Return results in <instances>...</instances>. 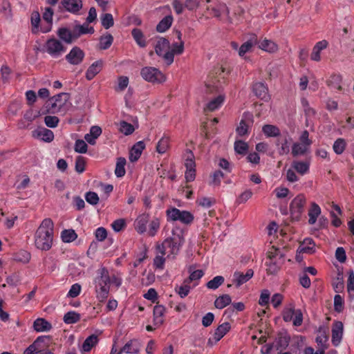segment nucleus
I'll use <instances>...</instances> for the list:
<instances>
[{
  "mask_svg": "<svg viewBox=\"0 0 354 354\" xmlns=\"http://www.w3.org/2000/svg\"><path fill=\"white\" fill-rule=\"evenodd\" d=\"M54 224L50 218L43 220L35 234V244L37 248L47 251L53 245Z\"/></svg>",
  "mask_w": 354,
  "mask_h": 354,
  "instance_id": "1",
  "label": "nucleus"
},
{
  "mask_svg": "<svg viewBox=\"0 0 354 354\" xmlns=\"http://www.w3.org/2000/svg\"><path fill=\"white\" fill-rule=\"evenodd\" d=\"M97 273V275L94 279L96 297L100 302H104L109 296L111 277L104 267L100 268Z\"/></svg>",
  "mask_w": 354,
  "mask_h": 354,
  "instance_id": "2",
  "label": "nucleus"
},
{
  "mask_svg": "<svg viewBox=\"0 0 354 354\" xmlns=\"http://www.w3.org/2000/svg\"><path fill=\"white\" fill-rule=\"evenodd\" d=\"M184 239L181 232L176 234L173 231V236L166 239L161 245L157 247L158 252L162 255L167 254L168 257L176 255L180 247L183 244Z\"/></svg>",
  "mask_w": 354,
  "mask_h": 354,
  "instance_id": "3",
  "label": "nucleus"
},
{
  "mask_svg": "<svg viewBox=\"0 0 354 354\" xmlns=\"http://www.w3.org/2000/svg\"><path fill=\"white\" fill-rule=\"evenodd\" d=\"M66 46L59 39L52 37L43 46V51L54 59L62 57L66 51Z\"/></svg>",
  "mask_w": 354,
  "mask_h": 354,
  "instance_id": "4",
  "label": "nucleus"
},
{
  "mask_svg": "<svg viewBox=\"0 0 354 354\" xmlns=\"http://www.w3.org/2000/svg\"><path fill=\"white\" fill-rule=\"evenodd\" d=\"M167 215L171 221H180L185 224H189L194 220V216L189 212L182 211L176 207L167 210Z\"/></svg>",
  "mask_w": 354,
  "mask_h": 354,
  "instance_id": "5",
  "label": "nucleus"
},
{
  "mask_svg": "<svg viewBox=\"0 0 354 354\" xmlns=\"http://www.w3.org/2000/svg\"><path fill=\"white\" fill-rule=\"evenodd\" d=\"M306 197L304 194L297 195L290 204V211L291 216L295 219H299L304 210L306 204Z\"/></svg>",
  "mask_w": 354,
  "mask_h": 354,
  "instance_id": "6",
  "label": "nucleus"
},
{
  "mask_svg": "<svg viewBox=\"0 0 354 354\" xmlns=\"http://www.w3.org/2000/svg\"><path fill=\"white\" fill-rule=\"evenodd\" d=\"M141 76L148 82L160 83L165 80L163 74L153 67H145L141 70Z\"/></svg>",
  "mask_w": 354,
  "mask_h": 354,
  "instance_id": "7",
  "label": "nucleus"
},
{
  "mask_svg": "<svg viewBox=\"0 0 354 354\" xmlns=\"http://www.w3.org/2000/svg\"><path fill=\"white\" fill-rule=\"evenodd\" d=\"M292 138L286 132L280 136L275 141L278 153L280 156L287 155L290 152V146L292 142Z\"/></svg>",
  "mask_w": 354,
  "mask_h": 354,
  "instance_id": "8",
  "label": "nucleus"
},
{
  "mask_svg": "<svg viewBox=\"0 0 354 354\" xmlns=\"http://www.w3.org/2000/svg\"><path fill=\"white\" fill-rule=\"evenodd\" d=\"M84 51L79 47H73L65 57L68 63L73 65H78L82 63L84 57Z\"/></svg>",
  "mask_w": 354,
  "mask_h": 354,
  "instance_id": "9",
  "label": "nucleus"
},
{
  "mask_svg": "<svg viewBox=\"0 0 354 354\" xmlns=\"http://www.w3.org/2000/svg\"><path fill=\"white\" fill-rule=\"evenodd\" d=\"M61 6L65 11L77 15L82 8L83 3L82 0H62Z\"/></svg>",
  "mask_w": 354,
  "mask_h": 354,
  "instance_id": "10",
  "label": "nucleus"
},
{
  "mask_svg": "<svg viewBox=\"0 0 354 354\" xmlns=\"http://www.w3.org/2000/svg\"><path fill=\"white\" fill-rule=\"evenodd\" d=\"M344 331V325L342 322L336 321L332 326V343L335 346H337L342 339Z\"/></svg>",
  "mask_w": 354,
  "mask_h": 354,
  "instance_id": "11",
  "label": "nucleus"
},
{
  "mask_svg": "<svg viewBox=\"0 0 354 354\" xmlns=\"http://www.w3.org/2000/svg\"><path fill=\"white\" fill-rule=\"evenodd\" d=\"M230 325L227 322H225L219 325L215 330L213 337L208 339V344L214 345L218 342L230 330Z\"/></svg>",
  "mask_w": 354,
  "mask_h": 354,
  "instance_id": "12",
  "label": "nucleus"
},
{
  "mask_svg": "<svg viewBox=\"0 0 354 354\" xmlns=\"http://www.w3.org/2000/svg\"><path fill=\"white\" fill-rule=\"evenodd\" d=\"M140 350V344L136 339H131L127 342L124 346L119 349L118 354H136Z\"/></svg>",
  "mask_w": 354,
  "mask_h": 354,
  "instance_id": "13",
  "label": "nucleus"
},
{
  "mask_svg": "<svg viewBox=\"0 0 354 354\" xmlns=\"http://www.w3.org/2000/svg\"><path fill=\"white\" fill-rule=\"evenodd\" d=\"M32 136L46 142H50L54 139L53 132L46 128H39L33 131Z\"/></svg>",
  "mask_w": 354,
  "mask_h": 354,
  "instance_id": "14",
  "label": "nucleus"
},
{
  "mask_svg": "<svg viewBox=\"0 0 354 354\" xmlns=\"http://www.w3.org/2000/svg\"><path fill=\"white\" fill-rule=\"evenodd\" d=\"M57 35L60 39V41L67 44H71L75 41L73 38V30H71L68 28L62 27L57 31Z\"/></svg>",
  "mask_w": 354,
  "mask_h": 354,
  "instance_id": "15",
  "label": "nucleus"
},
{
  "mask_svg": "<svg viewBox=\"0 0 354 354\" xmlns=\"http://www.w3.org/2000/svg\"><path fill=\"white\" fill-rule=\"evenodd\" d=\"M94 28L92 26H88V24L84 23L82 25H75L73 29V38L77 40L81 35L85 34H93Z\"/></svg>",
  "mask_w": 354,
  "mask_h": 354,
  "instance_id": "16",
  "label": "nucleus"
},
{
  "mask_svg": "<svg viewBox=\"0 0 354 354\" xmlns=\"http://www.w3.org/2000/svg\"><path fill=\"white\" fill-rule=\"evenodd\" d=\"M145 145L143 141L136 142L129 152V160L132 162L137 161L140 157Z\"/></svg>",
  "mask_w": 354,
  "mask_h": 354,
  "instance_id": "17",
  "label": "nucleus"
},
{
  "mask_svg": "<svg viewBox=\"0 0 354 354\" xmlns=\"http://www.w3.org/2000/svg\"><path fill=\"white\" fill-rule=\"evenodd\" d=\"M253 274L254 272L252 269L248 270L245 274L241 272H235L233 275L234 281L236 283V286H240L249 281Z\"/></svg>",
  "mask_w": 354,
  "mask_h": 354,
  "instance_id": "18",
  "label": "nucleus"
},
{
  "mask_svg": "<svg viewBox=\"0 0 354 354\" xmlns=\"http://www.w3.org/2000/svg\"><path fill=\"white\" fill-rule=\"evenodd\" d=\"M103 66V61L97 60L93 62L87 69L86 73V78L88 80H91L94 77L98 74L102 70Z\"/></svg>",
  "mask_w": 354,
  "mask_h": 354,
  "instance_id": "19",
  "label": "nucleus"
},
{
  "mask_svg": "<svg viewBox=\"0 0 354 354\" xmlns=\"http://www.w3.org/2000/svg\"><path fill=\"white\" fill-rule=\"evenodd\" d=\"M253 91L256 96L263 100H268L269 98L268 94V88L261 82L255 83L253 85Z\"/></svg>",
  "mask_w": 354,
  "mask_h": 354,
  "instance_id": "20",
  "label": "nucleus"
},
{
  "mask_svg": "<svg viewBox=\"0 0 354 354\" xmlns=\"http://www.w3.org/2000/svg\"><path fill=\"white\" fill-rule=\"evenodd\" d=\"M315 252V243L311 238H306L297 249V252L312 254Z\"/></svg>",
  "mask_w": 354,
  "mask_h": 354,
  "instance_id": "21",
  "label": "nucleus"
},
{
  "mask_svg": "<svg viewBox=\"0 0 354 354\" xmlns=\"http://www.w3.org/2000/svg\"><path fill=\"white\" fill-rule=\"evenodd\" d=\"M69 99V95L67 93H61L55 95L53 97L49 99V102L51 104L53 108L57 106H62L64 105Z\"/></svg>",
  "mask_w": 354,
  "mask_h": 354,
  "instance_id": "22",
  "label": "nucleus"
},
{
  "mask_svg": "<svg viewBox=\"0 0 354 354\" xmlns=\"http://www.w3.org/2000/svg\"><path fill=\"white\" fill-rule=\"evenodd\" d=\"M33 328L37 332H47L52 328V325L45 319L37 318L33 323Z\"/></svg>",
  "mask_w": 354,
  "mask_h": 354,
  "instance_id": "23",
  "label": "nucleus"
},
{
  "mask_svg": "<svg viewBox=\"0 0 354 354\" xmlns=\"http://www.w3.org/2000/svg\"><path fill=\"white\" fill-rule=\"evenodd\" d=\"M149 221V216L146 214L139 216L134 222L135 228L140 234L146 232L147 223Z\"/></svg>",
  "mask_w": 354,
  "mask_h": 354,
  "instance_id": "24",
  "label": "nucleus"
},
{
  "mask_svg": "<svg viewBox=\"0 0 354 354\" xmlns=\"http://www.w3.org/2000/svg\"><path fill=\"white\" fill-rule=\"evenodd\" d=\"M328 46L326 40H322L317 42L313 47V52L311 53V59L314 61L318 62L320 60V52L325 49Z\"/></svg>",
  "mask_w": 354,
  "mask_h": 354,
  "instance_id": "25",
  "label": "nucleus"
},
{
  "mask_svg": "<svg viewBox=\"0 0 354 354\" xmlns=\"http://www.w3.org/2000/svg\"><path fill=\"white\" fill-rule=\"evenodd\" d=\"M169 40L164 37H160L155 46V50L158 55L162 56L166 50L169 49Z\"/></svg>",
  "mask_w": 354,
  "mask_h": 354,
  "instance_id": "26",
  "label": "nucleus"
},
{
  "mask_svg": "<svg viewBox=\"0 0 354 354\" xmlns=\"http://www.w3.org/2000/svg\"><path fill=\"white\" fill-rule=\"evenodd\" d=\"M165 308L163 306L156 305L153 308V322L156 326H160L163 323L162 316Z\"/></svg>",
  "mask_w": 354,
  "mask_h": 354,
  "instance_id": "27",
  "label": "nucleus"
},
{
  "mask_svg": "<svg viewBox=\"0 0 354 354\" xmlns=\"http://www.w3.org/2000/svg\"><path fill=\"white\" fill-rule=\"evenodd\" d=\"M320 214H321V208L319 207V206L315 203H312L311 207L308 212V216H309L308 223H309V224H310V225L315 224L317 221V217L319 216Z\"/></svg>",
  "mask_w": 354,
  "mask_h": 354,
  "instance_id": "28",
  "label": "nucleus"
},
{
  "mask_svg": "<svg viewBox=\"0 0 354 354\" xmlns=\"http://www.w3.org/2000/svg\"><path fill=\"white\" fill-rule=\"evenodd\" d=\"M263 133L267 137H277L279 138L281 135L279 129L272 124H265L262 127Z\"/></svg>",
  "mask_w": 354,
  "mask_h": 354,
  "instance_id": "29",
  "label": "nucleus"
},
{
  "mask_svg": "<svg viewBox=\"0 0 354 354\" xmlns=\"http://www.w3.org/2000/svg\"><path fill=\"white\" fill-rule=\"evenodd\" d=\"M97 337L95 335L88 336L84 342L82 346V351L88 352L97 343Z\"/></svg>",
  "mask_w": 354,
  "mask_h": 354,
  "instance_id": "30",
  "label": "nucleus"
},
{
  "mask_svg": "<svg viewBox=\"0 0 354 354\" xmlns=\"http://www.w3.org/2000/svg\"><path fill=\"white\" fill-rule=\"evenodd\" d=\"M224 102V96L219 95L216 98L211 100L205 108V111H214L218 109Z\"/></svg>",
  "mask_w": 354,
  "mask_h": 354,
  "instance_id": "31",
  "label": "nucleus"
},
{
  "mask_svg": "<svg viewBox=\"0 0 354 354\" xmlns=\"http://www.w3.org/2000/svg\"><path fill=\"white\" fill-rule=\"evenodd\" d=\"M173 18L171 16L165 17L157 25L156 30L159 32H163L168 30L171 26Z\"/></svg>",
  "mask_w": 354,
  "mask_h": 354,
  "instance_id": "32",
  "label": "nucleus"
},
{
  "mask_svg": "<svg viewBox=\"0 0 354 354\" xmlns=\"http://www.w3.org/2000/svg\"><path fill=\"white\" fill-rule=\"evenodd\" d=\"M283 263V261L274 260L273 259H269V261L266 262L268 273L271 274H276L279 270Z\"/></svg>",
  "mask_w": 354,
  "mask_h": 354,
  "instance_id": "33",
  "label": "nucleus"
},
{
  "mask_svg": "<svg viewBox=\"0 0 354 354\" xmlns=\"http://www.w3.org/2000/svg\"><path fill=\"white\" fill-rule=\"evenodd\" d=\"M308 147L309 146L302 143H294L292 146V156L294 157H297L299 156L304 155L307 152Z\"/></svg>",
  "mask_w": 354,
  "mask_h": 354,
  "instance_id": "34",
  "label": "nucleus"
},
{
  "mask_svg": "<svg viewBox=\"0 0 354 354\" xmlns=\"http://www.w3.org/2000/svg\"><path fill=\"white\" fill-rule=\"evenodd\" d=\"M232 301L229 295H223L218 297L214 301V306L218 309H223L228 306Z\"/></svg>",
  "mask_w": 354,
  "mask_h": 354,
  "instance_id": "35",
  "label": "nucleus"
},
{
  "mask_svg": "<svg viewBox=\"0 0 354 354\" xmlns=\"http://www.w3.org/2000/svg\"><path fill=\"white\" fill-rule=\"evenodd\" d=\"M131 35L134 40L140 47L144 48L146 46L147 44L144 38V35L141 30L138 28H134L131 31Z\"/></svg>",
  "mask_w": 354,
  "mask_h": 354,
  "instance_id": "36",
  "label": "nucleus"
},
{
  "mask_svg": "<svg viewBox=\"0 0 354 354\" xmlns=\"http://www.w3.org/2000/svg\"><path fill=\"white\" fill-rule=\"evenodd\" d=\"M126 159L122 157H120L117 159L115 174L117 177H122L125 174V165Z\"/></svg>",
  "mask_w": 354,
  "mask_h": 354,
  "instance_id": "37",
  "label": "nucleus"
},
{
  "mask_svg": "<svg viewBox=\"0 0 354 354\" xmlns=\"http://www.w3.org/2000/svg\"><path fill=\"white\" fill-rule=\"evenodd\" d=\"M257 42V39L255 37H253L248 41L244 42L239 50V55L241 57H243L247 52H248L251 48L256 44Z\"/></svg>",
  "mask_w": 354,
  "mask_h": 354,
  "instance_id": "38",
  "label": "nucleus"
},
{
  "mask_svg": "<svg viewBox=\"0 0 354 354\" xmlns=\"http://www.w3.org/2000/svg\"><path fill=\"white\" fill-rule=\"evenodd\" d=\"M259 47L267 52L273 53L277 50V46L271 40L263 39L262 40L259 44Z\"/></svg>",
  "mask_w": 354,
  "mask_h": 354,
  "instance_id": "39",
  "label": "nucleus"
},
{
  "mask_svg": "<svg viewBox=\"0 0 354 354\" xmlns=\"http://www.w3.org/2000/svg\"><path fill=\"white\" fill-rule=\"evenodd\" d=\"M342 77L339 75H333L327 81V84L333 89L341 90Z\"/></svg>",
  "mask_w": 354,
  "mask_h": 354,
  "instance_id": "40",
  "label": "nucleus"
},
{
  "mask_svg": "<svg viewBox=\"0 0 354 354\" xmlns=\"http://www.w3.org/2000/svg\"><path fill=\"white\" fill-rule=\"evenodd\" d=\"M113 41V37L111 34L102 35L100 38L99 47L102 50L108 49Z\"/></svg>",
  "mask_w": 354,
  "mask_h": 354,
  "instance_id": "41",
  "label": "nucleus"
},
{
  "mask_svg": "<svg viewBox=\"0 0 354 354\" xmlns=\"http://www.w3.org/2000/svg\"><path fill=\"white\" fill-rule=\"evenodd\" d=\"M80 315L75 311H69L64 316V322L66 324H71L77 323L80 319Z\"/></svg>",
  "mask_w": 354,
  "mask_h": 354,
  "instance_id": "42",
  "label": "nucleus"
},
{
  "mask_svg": "<svg viewBox=\"0 0 354 354\" xmlns=\"http://www.w3.org/2000/svg\"><path fill=\"white\" fill-rule=\"evenodd\" d=\"M224 281L225 279L223 277L216 276L212 279L209 281L206 286L209 289L216 290L224 283Z\"/></svg>",
  "mask_w": 354,
  "mask_h": 354,
  "instance_id": "43",
  "label": "nucleus"
},
{
  "mask_svg": "<svg viewBox=\"0 0 354 354\" xmlns=\"http://www.w3.org/2000/svg\"><path fill=\"white\" fill-rule=\"evenodd\" d=\"M285 254L280 251L279 248L274 246L272 247L270 251L268 252V257L269 259H273L274 260H278L283 262Z\"/></svg>",
  "mask_w": 354,
  "mask_h": 354,
  "instance_id": "44",
  "label": "nucleus"
},
{
  "mask_svg": "<svg viewBox=\"0 0 354 354\" xmlns=\"http://www.w3.org/2000/svg\"><path fill=\"white\" fill-rule=\"evenodd\" d=\"M190 275L188 279L185 280V283H189L190 282L200 279L203 275L204 272L202 270H192V266L189 268Z\"/></svg>",
  "mask_w": 354,
  "mask_h": 354,
  "instance_id": "45",
  "label": "nucleus"
},
{
  "mask_svg": "<svg viewBox=\"0 0 354 354\" xmlns=\"http://www.w3.org/2000/svg\"><path fill=\"white\" fill-rule=\"evenodd\" d=\"M292 167L300 174H305L309 169V165L302 161H294L292 164Z\"/></svg>",
  "mask_w": 354,
  "mask_h": 354,
  "instance_id": "46",
  "label": "nucleus"
},
{
  "mask_svg": "<svg viewBox=\"0 0 354 354\" xmlns=\"http://www.w3.org/2000/svg\"><path fill=\"white\" fill-rule=\"evenodd\" d=\"M62 239L65 243H70L77 239V234L73 230H64L62 232Z\"/></svg>",
  "mask_w": 354,
  "mask_h": 354,
  "instance_id": "47",
  "label": "nucleus"
},
{
  "mask_svg": "<svg viewBox=\"0 0 354 354\" xmlns=\"http://www.w3.org/2000/svg\"><path fill=\"white\" fill-rule=\"evenodd\" d=\"M346 143L344 139L338 138L337 139L333 146V150L336 154H342L345 150Z\"/></svg>",
  "mask_w": 354,
  "mask_h": 354,
  "instance_id": "48",
  "label": "nucleus"
},
{
  "mask_svg": "<svg viewBox=\"0 0 354 354\" xmlns=\"http://www.w3.org/2000/svg\"><path fill=\"white\" fill-rule=\"evenodd\" d=\"M101 22L105 29H109L114 24L113 15L110 13H105L101 16Z\"/></svg>",
  "mask_w": 354,
  "mask_h": 354,
  "instance_id": "49",
  "label": "nucleus"
},
{
  "mask_svg": "<svg viewBox=\"0 0 354 354\" xmlns=\"http://www.w3.org/2000/svg\"><path fill=\"white\" fill-rule=\"evenodd\" d=\"M191 290V287L189 285V283H185V281L183 282V284L178 286H176L175 287V291L178 294V295L180 297V298H185L188 295Z\"/></svg>",
  "mask_w": 354,
  "mask_h": 354,
  "instance_id": "50",
  "label": "nucleus"
},
{
  "mask_svg": "<svg viewBox=\"0 0 354 354\" xmlns=\"http://www.w3.org/2000/svg\"><path fill=\"white\" fill-rule=\"evenodd\" d=\"M169 148V138L163 136L158 142L156 150L159 153H164Z\"/></svg>",
  "mask_w": 354,
  "mask_h": 354,
  "instance_id": "51",
  "label": "nucleus"
},
{
  "mask_svg": "<svg viewBox=\"0 0 354 354\" xmlns=\"http://www.w3.org/2000/svg\"><path fill=\"white\" fill-rule=\"evenodd\" d=\"M234 150L237 153L244 155L248 150V145L242 140H237L234 142Z\"/></svg>",
  "mask_w": 354,
  "mask_h": 354,
  "instance_id": "52",
  "label": "nucleus"
},
{
  "mask_svg": "<svg viewBox=\"0 0 354 354\" xmlns=\"http://www.w3.org/2000/svg\"><path fill=\"white\" fill-rule=\"evenodd\" d=\"M333 287L336 292H342L344 288L343 277L339 274L333 282Z\"/></svg>",
  "mask_w": 354,
  "mask_h": 354,
  "instance_id": "53",
  "label": "nucleus"
},
{
  "mask_svg": "<svg viewBox=\"0 0 354 354\" xmlns=\"http://www.w3.org/2000/svg\"><path fill=\"white\" fill-rule=\"evenodd\" d=\"M290 342V337L288 336H281L277 340V350H284L286 349L288 345Z\"/></svg>",
  "mask_w": 354,
  "mask_h": 354,
  "instance_id": "54",
  "label": "nucleus"
},
{
  "mask_svg": "<svg viewBox=\"0 0 354 354\" xmlns=\"http://www.w3.org/2000/svg\"><path fill=\"white\" fill-rule=\"evenodd\" d=\"M30 259V254L25 250L20 251L15 255V260L17 261L22 262L24 263H28Z\"/></svg>",
  "mask_w": 354,
  "mask_h": 354,
  "instance_id": "55",
  "label": "nucleus"
},
{
  "mask_svg": "<svg viewBox=\"0 0 354 354\" xmlns=\"http://www.w3.org/2000/svg\"><path fill=\"white\" fill-rule=\"evenodd\" d=\"M88 146L83 140L78 139L75 143V151L80 153H85L87 151Z\"/></svg>",
  "mask_w": 354,
  "mask_h": 354,
  "instance_id": "56",
  "label": "nucleus"
},
{
  "mask_svg": "<svg viewBox=\"0 0 354 354\" xmlns=\"http://www.w3.org/2000/svg\"><path fill=\"white\" fill-rule=\"evenodd\" d=\"M120 131L125 135H130L134 131V127L130 123L121 121L120 122Z\"/></svg>",
  "mask_w": 354,
  "mask_h": 354,
  "instance_id": "57",
  "label": "nucleus"
},
{
  "mask_svg": "<svg viewBox=\"0 0 354 354\" xmlns=\"http://www.w3.org/2000/svg\"><path fill=\"white\" fill-rule=\"evenodd\" d=\"M208 80L205 84L207 91L209 93H214L219 91V86L217 83V81L213 78Z\"/></svg>",
  "mask_w": 354,
  "mask_h": 354,
  "instance_id": "58",
  "label": "nucleus"
},
{
  "mask_svg": "<svg viewBox=\"0 0 354 354\" xmlns=\"http://www.w3.org/2000/svg\"><path fill=\"white\" fill-rule=\"evenodd\" d=\"M224 174L221 171H216L211 176L210 184L214 186H218L221 183V179L223 178Z\"/></svg>",
  "mask_w": 354,
  "mask_h": 354,
  "instance_id": "59",
  "label": "nucleus"
},
{
  "mask_svg": "<svg viewBox=\"0 0 354 354\" xmlns=\"http://www.w3.org/2000/svg\"><path fill=\"white\" fill-rule=\"evenodd\" d=\"M85 159L82 156H77L75 159V171L79 173L82 174L85 170Z\"/></svg>",
  "mask_w": 354,
  "mask_h": 354,
  "instance_id": "60",
  "label": "nucleus"
},
{
  "mask_svg": "<svg viewBox=\"0 0 354 354\" xmlns=\"http://www.w3.org/2000/svg\"><path fill=\"white\" fill-rule=\"evenodd\" d=\"M216 201L214 198L208 197H202L196 201L198 205L205 208L210 207Z\"/></svg>",
  "mask_w": 354,
  "mask_h": 354,
  "instance_id": "61",
  "label": "nucleus"
},
{
  "mask_svg": "<svg viewBox=\"0 0 354 354\" xmlns=\"http://www.w3.org/2000/svg\"><path fill=\"white\" fill-rule=\"evenodd\" d=\"M85 199L91 205H97L99 202L98 195L94 192H88L85 194Z\"/></svg>",
  "mask_w": 354,
  "mask_h": 354,
  "instance_id": "62",
  "label": "nucleus"
},
{
  "mask_svg": "<svg viewBox=\"0 0 354 354\" xmlns=\"http://www.w3.org/2000/svg\"><path fill=\"white\" fill-rule=\"evenodd\" d=\"M295 310L293 307L286 308L283 311V319L286 322H291L293 319Z\"/></svg>",
  "mask_w": 354,
  "mask_h": 354,
  "instance_id": "63",
  "label": "nucleus"
},
{
  "mask_svg": "<svg viewBox=\"0 0 354 354\" xmlns=\"http://www.w3.org/2000/svg\"><path fill=\"white\" fill-rule=\"evenodd\" d=\"M249 124H248L245 120L242 119L239 123V125L236 128V133L240 136H243L248 133Z\"/></svg>",
  "mask_w": 354,
  "mask_h": 354,
  "instance_id": "64",
  "label": "nucleus"
}]
</instances>
